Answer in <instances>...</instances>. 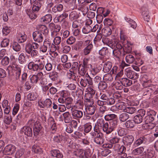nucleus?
<instances>
[{
	"label": "nucleus",
	"mask_w": 158,
	"mask_h": 158,
	"mask_svg": "<svg viewBox=\"0 0 158 158\" xmlns=\"http://www.w3.org/2000/svg\"><path fill=\"white\" fill-rule=\"evenodd\" d=\"M56 46L49 40L45 39L43 44L40 48V51L43 53H45L49 51L50 54L52 57L56 58L58 56V53L56 52Z\"/></svg>",
	"instance_id": "obj_1"
},
{
	"label": "nucleus",
	"mask_w": 158,
	"mask_h": 158,
	"mask_svg": "<svg viewBox=\"0 0 158 158\" xmlns=\"http://www.w3.org/2000/svg\"><path fill=\"white\" fill-rule=\"evenodd\" d=\"M100 98L101 99L100 103L103 105L111 106L114 104L115 102V100L114 98L105 94H103Z\"/></svg>",
	"instance_id": "obj_2"
},
{
	"label": "nucleus",
	"mask_w": 158,
	"mask_h": 158,
	"mask_svg": "<svg viewBox=\"0 0 158 158\" xmlns=\"http://www.w3.org/2000/svg\"><path fill=\"white\" fill-rule=\"evenodd\" d=\"M43 73L42 72L38 73L37 74H34L30 78L31 82L33 84H35L40 81V84L41 85H44L43 82L42 81L43 79Z\"/></svg>",
	"instance_id": "obj_3"
},
{
	"label": "nucleus",
	"mask_w": 158,
	"mask_h": 158,
	"mask_svg": "<svg viewBox=\"0 0 158 158\" xmlns=\"http://www.w3.org/2000/svg\"><path fill=\"white\" fill-rule=\"evenodd\" d=\"M44 37L37 30L34 31L32 33V37L34 41L38 43L42 42L44 41Z\"/></svg>",
	"instance_id": "obj_4"
},
{
	"label": "nucleus",
	"mask_w": 158,
	"mask_h": 158,
	"mask_svg": "<svg viewBox=\"0 0 158 158\" xmlns=\"http://www.w3.org/2000/svg\"><path fill=\"white\" fill-rule=\"evenodd\" d=\"M83 45L85 47L83 49V53L84 55H87L89 54L93 48V45L90 43L89 40H87L84 42Z\"/></svg>",
	"instance_id": "obj_5"
},
{
	"label": "nucleus",
	"mask_w": 158,
	"mask_h": 158,
	"mask_svg": "<svg viewBox=\"0 0 158 158\" xmlns=\"http://www.w3.org/2000/svg\"><path fill=\"white\" fill-rule=\"evenodd\" d=\"M74 103V107L79 109H83L84 105L82 98L77 97L76 98H75Z\"/></svg>",
	"instance_id": "obj_6"
},
{
	"label": "nucleus",
	"mask_w": 158,
	"mask_h": 158,
	"mask_svg": "<svg viewBox=\"0 0 158 158\" xmlns=\"http://www.w3.org/2000/svg\"><path fill=\"white\" fill-rule=\"evenodd\" d=\"M16 149L15 146L12 144H9L6 146L3 151V153L5 155H10L14 153Z\"/></svg>",
	"instance_id": "obj_7"
},
{
	"label": "nucleus",
	"mask_w": 158,
	"mask_h": 158,
	"mask_svg": "<svg viewBox=\"0 0 158 158\" xmlns=\"http://www.w3.org/2000/svg\"><path fill=\"white\" fill-rule=\"evenodd\" d=\"M122 140L125 145L130 147L134 141V137L131 135H128L123 137Z\"/></svg>",
	"instance_id": "obj_8"
},
{
	"label": "nucleus",
	"mask_w": 158,
	"mask_h": 158,
	"mask_svg": "<svg viewBox=\"0 0 158 158\" xmlns=\"http://www.w3.org/2000/svg\"><path fill=\"white\" fill-rule=\"evenodd\" d=\"M152 114L156 115V112L153 110H149V111H147V114L148 115L146 116L145 118L146 123H152L154 120V116L152 115Z\"/></svg>",
	"instance_id": "obj_9"
},
{
	"label": "nucleus",
	"mask_w": 158,
	"mask_h": 158,
	"mask_svg": "<svg viewBox=\"0 0 158 158\" xmlns=\"http://www.w3.org/2000/svg\"><path fill=\"white\" fill-rule=\"evenodd\" d=\"M104 141V139L102 133H97V136L94 137V142L98 145L102 144Z\"/></svg>",
	"instance_id": "obj_10"
},
{
	"label": "nucleus",
	"mask_w": 158,
	"mask_h": 158,
	"mask_svg": "<svg viewBox=\"0 0 158 158\" xmlns=\"http://www.w3.org/2000/svg\"><path fill=\"white\" fill-rule=\"evenodd\" d=\"M125 74L128 78L133 80L136 79L139 77L138 74L129 69L126 71Z\"/></svg>",
	"instance_id": "obj_11"
},
{
	"label": "nucleus",
	"mask_w": 158,
	"mask_h": 158,
	"mask_svg": "<svg viewBox=\"0 0 158 158\" xmlns=\"http://www.w3.org/2000/svg\"><path fill=\"white\" fill-rule=\"evenodd\" d=\"M41 123L38 121L36 122L33 126V134L35 136H37L42 129Z\"/></svg>",
	"instance_id": "obj_12"
},
{
	"label": "nucleus",
	"mask_w": 158,
	"mask_h": 158,
	"mask_svg": "<svg viewBox=\"0 0 158 158\" xmlns=\"http://www.w3.org/2000/svg\"><path fill=\"white\" fill-rule=\"evenodd\" d=\"M88 78L84 77V78L81 79L80 84L82 86L85 87L87 85L89 86H91L93 85V82L92 80H90Z\"/></svg>",
	"instance_id": "obj_13"
},
{
	"label": "nucleus",
	"mask_w": 158,
	"mask_h": 158,
	"mask_svg": "<svg viewBox=\"0 0 158 158\" xmlns=\"http://www.w3.org/2000/svg\"><path fill=\"white\" fill-rule=\"evenodd\" d=\"M72 114L74 118H81L83 116V112L82 110L74 109L71 111Z\"/></svg>",
	"instance_id": "obj_14"
},
{
	"label": "nucleus",
	"mask_w": 158,
	"mask_h": 158,
	"mask_svg": "<svg viewBox=\"0 0 158 158\" xmlns=\"http://www.w3.org/2000/svg\"><path fill=\"white\" fill-rule=\"evenodd\" d=\"M52 156L53 158H62L63 155L60 151L58 149H52L50 151Z\"/></svg>",
	"instance_id": "obj_15"
},
{
	"label": "nucleus",
	"mask_w": 158,
	"mask_h": 158,
	"mask_svg": "<svg viewBox=\"0 0 158 158\" xmlns=\"http://www.w3.org/2000/svg\"><path fill=\"white\" fill-rule=\"evenodd\" d=\"M49 28L52 31V35L54 32H59L61 29V27L59 25L55 24L53 23H51L49 24Z\"/></svg>",
	"instance_id": "obj_16"
},
{
	"label": "nucleus",
	"mask_w": 158,
	"mask_h": 158,
	"mask_svg": "<svg viewBox=\"0 0 158 158\" xmlns=\"http://www.w3.org/2000/svg\"><path fill=\"white\" fill-rule=\"evenodd\" d=\"M14 70L16 72H21V69L19 65L16 64H13L9 65L7 68L6 70L8 71V73L10 74V71Z\"/></svg>",
	"instance_id": "obj_17"
},
{
	"label": "nucleus",
	"mask_w": 158,
	"mask_h": 158,
	"mask_svg": "<svg viewBox=\"0 0 158 158\" xmlns=\"http://www.w3.org/2000/svg\"><path fill=\"white\" fill-rule=\"evenodd\" d=\"M22 131L24 134L27 136L31 137L32 135V131L31 128L28 126H24L22 129Z\"/></svg>",
	"instance_id": "obj_18"
},
{
	"label": "nucleus",
	"mask_w": 158,
	"mask_h": 158,
	"mask_svg": "<svg viewBox=\"0 0 158 158\" xmlns=\"http://www.w3.org/2000/svg\"><path fill=\"white\" fill-rule=\"evenodd\" d=\"M132 44L129 41L127 40V43L124 45L123 51L126 53H129L132 50Z\"/></svg>",
	"instance_id": "obj_19"
},
{
	"label": "nucleus",
	"mask_w": 158,
	"mask_h": 158,
	"mask_svg": "<svg viewBox=\"0 0 158 158\" xmlns=\"http://www.w3.org/2000/svg\"><path fill=\"white\" fill-rule=\"evenodd\" d=\"M64 122L66 123H69L72 120V117L70 113L66 112L62 114Z\"/></svg>",
	"instance_id": "obj_20"
},
{
	"label": "nucleus",
	"mask_w": 158,
	"mask_h": 158,
	"mask_svg": "<svg viewBox=\"0 0 158 158\" xmlns=\"http://www.w3.org/2000/svg\"><path fill=\"white\" fill-rule=\"evenodd\" d=\"M32 10L34 13L37 12L40 9L42 5V2H36L32 5Z\"/></svg>",
	"instance_id": "obj_21"
},
{
	"label": "nucleus",
	"mask_w": 158,
	"mask_h": 158,
	"mask_svg": "<svg viewBox=\"0 0 158 158\" xmlns=\"http://www.w3.org/2000/svg\"><path fill=\"white\" fill-rule=\"evenodd\" d=\"M68 14L66 13H63L57 17H55V19L56 21V23H61L64 21H66L65 19L68 17Z\"/></svg>",
	"instance_id": "obj_22"
},
{
	"label": "nucleus",
	"mask_w": 158,
	"mask_h": 158,
	"mask_svg": "<svg viewBox=\"0 0 158 158\" xmlns=\"http://www.w3.org/2000/svg\"><path fill=\"white\" fill-rule=\"evenodd\" d=\"M96 109V107L94 105L87 106L85 108L87 114L90 115H93Z\"/></svg>",
	"instance_id": "obj_23"
},
{
	"label": "nucleus",
	"mask_w": 158,
	"mask_h": 158,
	"mask_svg": "<svg viewBox=\"0 0 158 158\" xmlns=\"http://www.w3.org/2000/svg\"><path fill=\"white\" fill-rule=\"evenodd\" d=\"M49 124L51 125V130L52 131V133H54L57 129L56 123L55 122V121L52 117L50 118H49Z\"/></svg>",
	"instance_id": "obj_24"
},
{
	"label": "nucleus",
	"mask_w": 158,
	"mask_h": 158,
	"mask_svg": "<svg viewBox=\"0 0 158 158\" xmlns=\"http://www.w3.org/2000/svg\"><path fill=\"white\" fill-rule=\"evenodd\" d=\"M81 67L84 69L88 70L89 67H92V65L89 63V60L87 58H84L82 62Z\"/></svg>",
	"instance_id": "obj_25"
},
{
	"label": "nucleus",
	"mask_w": 158,
	"mask_h": 158,
	"mask_svg": "<svg viewBox=\"0 0 158 158\" xmlns=\"http://www.w3.org/2000/svg\"><path fill=\"white\" fill-rule=\"evenodd\" d=\"M112 67V63L110 61L106 62L104 64L103 71L105 73H107L110 70Z\"/></svg>",
	"instance_id": "obj_26"
},
{
	"label": "nucleus",
	"mask_w": 158,
	"mask_h": 158,
	"mask_svg": "<svg viewBox=\"0 0 158 158\" xmlns=\"http://www.w3.org/2000/svg\"><path fill=\"white\" fill-rule=\"evenodd\" d=\"M125 60L128 64H132L135 60L134 56L131 54H128L125 56Z\"/></svg>",
	"instance_id": "obj_27"
},
{
	"label": "nucleus",
	"mask_w": 158,
	"mask_h": 158,
	"mask_svg": "<svg viewBox=\"0 0 158 158\" xmlns=\"http://www.w3.org/2000/svg\"><path fill=\"white\" fill-rule=\"evenodd\" d=\"M44 36H46L48 33V30L47 27L45 25H41L40 29L37 30Z\"/></svg>",
	"instance_id": "obj_28"
},
{
	"label": "nucleus",
	"mask_w": 158,
	"mask_h": 158,
	"mask_svg": "<svg viewBox=\"0 0 158 158\" xmlns=\"http://www.w3.org/2000/svg\"><path fill=\"white\" fill-rule=\"evenodd\" d=\"M26 55L24 53H21L18 57V61L21 64L26 63L27 61Z\"/></svg>",
	"instance_id": "obj_29"
},
{
	"label": "nucleus",
	"mask_w": 158,
	"mask_h": 158,
	"mask_svg": "<svg viewBox=\"0 0 158 158\" xmlns=\"http://www.w3.org/2000/svg\"><path fill=\"white\" fill-rule=\"evenodd\" d=\"M32 151L35 153L40 155L43 154V153L42 149L38 146L37 144H34L32 148Z\"/></svg>",
	"instance_id": "obj_30"
},
{
	"label": "nucleus",
	"mask_w": 158,
	"mask_h": 158,
	"mask_svg": "<svg viewBox=\"0 0 158 158\" xmlns=\"http://www.w3.org/2000/svg\"><path fill=\"white\" fill-rule=\"evenodd\" d=\"M52 19V16L51 15L48 14L43 17L41 19V21L46 23L50 22Z\"/></svg>",
	"instance_id": "obj_31"
},
{
	"label": "nucleus",
	"mask_w": 158,
	"mask_h": 158,
	"mask_svg": "<svg viewBox=\"0 0 158 158\" xmlns=\"http://www.w3.org/2000/svg\"><path fill=\"white\" fill-rule=\"evenodd\" d=\"M28 68L31 71H37V64H35L33 61H31L28 64Z\"/></svg>",
	"instance_id": "obj_32"
},
{
	"label": "nucleus",
	"mask_w": 158,
	"mask_h": 158,
	"mask_svg": "<svg viewBox=\"0 0 158 158\" xmlns=\"http://www.w3.org/2000/svg\"><path fill=\"white\" fill-rule=\"evenodd\" d=\"M129 118V114L124 112L120 114L119 115V119L120 121L123 122L125 121Z\"/></svg>",
	"instance_id": "obj_33"
},
{
	"label": "nucleus",
	"mask_w": 158,
	"mask_h": 158,
	"mask_svg": "<svg viewBox=\"0 0 158 158\" xmlns=\"http://www.w3.org/2000/svg\"><path fill=\"white\" fill-rule=\"evenodd\" d=\"M120 81L122 83L123 85L126 87L130 86L132 84L131 80L126 78H123Z\"/></svg>",
	"instance_id": "obj_34"
},
{
	"label": "nucleus",
	"mask_w": 158,
	"mask_h": 158,
	"mask_svg": "<svg viewBox=\"0 0 158 158\" xmlns=\"http://www.w3.org/2000/svg\"><path fill=\"white\" fill-rule=\"evenodd\" d=\"M49 77L52 81H55L57 80L58 77V73L56 71H53L48 73Z\"/></svg>",
	"instance_id": "obj_35"
},
{
	"label": "nucleus",
	"mask_w": 158,
	"mask_h": 158,
	"mask_svg": "<svg viewBox=\"0 0 158 158\" xmlns=\"http://www.w3.org/2000/svg\"><path fill=\"white\" fill-rule=\"evenodd\" d=\"M38 96L37 94L35 92H30L27 95L28 99L31 101L35 100Z\"/></svg>",
	"instance_id": "obj_36"
},
{
	"label": "nucleus",
	"mask_w": 158,
	"mask_h": 158,
	"mask_svg": "<svg viewBox=\"0 0 158 158\" xmlns=\"http://www.w3.org/2000/svg\"><path fill=\"white\" fill-rule=\"evenodd\" d=\"M63 6L61 4H59L53 7L52 11L54 13H56L57 12H60L63 10Z\"/></svg>",
	"instance_id": "obj_37"
},
{
	"label": "nucleus",
	"mask_w": 158,
	"mask_h": 158,
	"mask_svg": "<svg viewBox=\"0 0 158 158\" xmlns=\"http://www.w3.org/2000/svg\"><path fill=\"white\" fill-rule=\"evenodd\" d=\"M125 20L129 23L131 27L134 29H135L136 28L137 25L135 21L127 17H125Z\"/></svg>",
	"instance_id": "obj_38"
},
{
	"label": "nucleus",
	"mask_w": 158,
	"mask_h": 158,
	"mask_svg": "<svg viewBox=\"0 0 158 158\" xmlns=\"http://www.w3.org/2000/svg\"><path fill=\"white\" fill-rule=\"evenodd\" d=\"M81 65L79 64L78 68V73L81 76H84L87 72L88 70L81 67Z\"/></svg>",
	"instance_id": "obj_39"
},
{
	"label": "nucleus",
	"mask_w": 158,
	"mask_h": 158,
	"mask_svg": "<svg viewBox=\"0 0 158 158\" xmlns=\"http://www.w3.org/2000/svg\"><path fill=\"white\" fill-rule=\"evenodd\" d=\"M103 131L106 134H109L113 130L110 126L109 123L107 122L105 125L104 128H103Z\"/></svg>",
	"instance_id": "obj_40"
},
{
	"label": "nucleus",
	"mask_w": 158,
	"mask_h": 158,
	"mask_svg": "<svg viewBox=\"0 0 158 158\" xmlns=\"http://www.w3.org/2000/svg\"><path fill=\"white\" fill-rule=\"evenodd\" d=\"M91 27L89 24L84 26L82 29V32L84 34H87L91 32Z\"/></svg>",
	"instance_id": "obj_41"
},
{
	"label": "nucleus",
	"mask_w": 158,
	"mask_h": 158,
	"mask_svg": "<svg viewBox=\"0 0 158 158\" xmlns=\"http://www.w3.org/2000/svg\"><path fill=\"white\" fill-rule=\"evenodd\" d=\"M144 148L143 147H140L133 150L132 153L134 155H138L141 154L144 151Z\"/></svg>",
	"instance_id": "obj_42"
},
{
	"label": "nucleus",
	"mask_w": 158,
	"mask_h": 158,
	"mask_svg": "<svg viewBox=\"0 0 158 158\" xmlns=\"http://www.w3.org/2000/svg\"><path fill=\"white\" fill-rule=\"evenodd\" d=\"M96 105L100 106L99 108V111L101 113L103 114L106 111L108 110L107 106H105L106 105H103L102 103L101 104L100 103Z\"/></svg>",
	"instance_id": "obj_43"
},
{
	"label": "nucleus",
	"mask_w": 158,
	"mask_h": 158,
	"mask_svg": "<svg viewBox=\"0 0 158 158\" xmlns=\"http://www.w3.org/2000/svg\"><path fill=\"white\" fill-rule=\"evenodd\" d=\"M145 140V138L142 137L135 141L134 143L133 146L134 147L138 146L143 143Z\"/></svg>",
	"instance_id": "obj_44"
},
{
	"label": "nucleus",
	"mask_w": 158,
	"mask_h": 158,
	"mask_svg": "<svg viewBox=\"0 0 158 158\" xmlns=\"http://www.w3.org/2000/svg\"><path fill=\"white\" fill-rule=\"evenodd\" d=\"M112 52L113 56L118 58H119L122 55V51L118 49H112L110 50Z\"/></svg>",
	"instance_id": "obj_45"
},
{
	"label": "nucleus",
	"mask_w": 158,
	"mask_h": 158,
	"mask_svg": "<svg viewBox=\"0 0 158 158\" xmlns=\"http://www.w3.org/2000/svg\"><path fill=\"white\" fill-rule=\"evenodd\" d=\"M135 123L133 120H128L125 123V127L128 128H133L135 126Z\"/></svg>",
	"instance_id": "obj_46"
},
{
	"label": "nucleus",
	"mask_w": 158,
	"mask_h": 158,
	"mask_svg": "<svg viewBox=\"0 0 158 158\" xmlns=\"http://www.w3.org/2000/svg\"><path fill=\"white\" fill-rule=\"evenodd\" d=\"M1 64L3 66H6L10 62L9 58L6 56H4L3 58L1 59Z\"/></svg>",
	"instance_id": "obj_47"
},
{
	"label": "nucleus",
	"mask_w": 158,
	"mask_h": 158,
	"mask_svg": "<svg viewBox=\"0 0 158 158\" xmlns=\"http://www.w3.org/2000/svg\"><path fill=\"white\" fill-rule=\"evenodd\" d=\"M107 87V84L105 81H100L98 84V88L101 90L106 89Z\"/></svg>",
	"instance_id": "obj_48"
},
{
	"label": "nucleus",
	"mask_w": 158,
	"mask_h": 158,
	"mask_svg": "<svg viewBox=\"0 0 158 158\" xmlns=\"http://www.w3.org/2000/svg\"><path fill=\"white\" fill-rule=\"evenodd\" d=\"M142 15L143 16L144 20L148 22L150 20V16L149 15V11L147 10L146 11H142Z\"/></svg>",
	"instance_id": "obj_49"
},
{
	"label": "nucleus",
	"mask_w": 158,
	"mask_h": 158,
	"mask_svg": "<svg viewBox=\"0 0 158 158\" xmlns=\"http://www.w3.org/2000/svg\"><path fill=\"white\" fill-rule=\"evenodd\" d=\"M26 35H23L21 34H19L18 35L17 40L18 43H22L26 41Z\"/></svg>",
	"instance_id": "obj_50"
},
{
	"label": "nucleus",
	"mask_w": 158,
	"mask_h": 158,
	"mask_svg": "<svg viewBox=\"0 0 158 158\" xmlns=\"http://www.w3.org/2000/svg\"><path fill=\"white\" fill-rule=\"evenodd\" d=\"M83 134L82 133L76 131L74 133L71 135V136L75 139H77L78 138H81L83 136Z\"/></svg>",
	"instance_id": "obj_51"
},
{
	"label": "nucleus",
	"mask_w": 158,
	"mask_h": 158,
	"mask_svg": "<svg viewBox=\"0 0 158 158\" xmlns=\"http://www.w3.org/2000/svg\"><path fill=\"white\" fill-rule=\"evenodd\" d=\"M79 17L77 13L75 11H72L69 15V19L72 21L77 19Z\"/></svg>",
	"instance_id": "obj_52"
},
{
	"label": "nucleus",
	"mask_w": 158,
	"mask_h": 158,
	"mask_svg": "<svg viewBox=\"0 0 158 158\" xmlns=\"http://www.w3.org/2000/svg\"><path fill=\"white\" fill-rule=\"evenodd\" d=\"M117 117V115L114 114H110L106 115L104 118L106 121L112 120Z\"/></svg>",
	"instance_id": "obj_53"
},
{
	"label": "nucleus",
	"mask_w": 158,
	"mask_h": 158,
	"mask_svg": "<svg viewBox=\"0 0 158 158\" xmlns=\"http://www.w3.org/2000/svg\"><path fill=\"white\" fill-rule=\"evenodd\" d=\"M11 31L10 27L7 26H5L3 27L2 28V33L4 36L7 35L10 33Z\"/></svg>",
	"instance_id": "obj_54"
},
{
	"label": "nucleus",
	"mask_w": 158,
	"mask_h": 158,
	"mask_svg": "<svg viewBox=\"0 0 158 158\" xmlns=\"http://www.w3.org/2000/svg\"><path fill=\"white\" fill-rule=\"evenodd\" d=\"M107 123V122H105L103 119H101L98 120L97 125L103 130V128H104L105 125Z\"/></svg>",
	"instance_id": "obj_55"
},
{
	"label": "nucleus",
	"mask_w": 158,
	"mask_h": 158,
	"mask_svg": "<svg viewBox=\"0 0 158 158\" xmlns=\"http://www.w3.org/2000/svg\"><path fill=\"white\" fill-rule=\"evenodd\" d=\"M123 85L120 81H116L114 84V87L116 89L121 90L123 88Z\"/></svg>",
	"instance_id": "obj_56"
},
{
	"label": "nucleus",
	"mask_w": 158,
	"mask_h": 158,
	"mask_svg": "<svg viewBox=\"0 0 158 158\" xmlns=\"http://www.w3.org/2000/svg\"><path fill=\"white\" fill-rule=\"evenodd\" d=\"M117 131L118 135L120 136H123L126 134V132L124 128L120 127H118Z\"/></svg>",
	"instance_id": "obj_57"
},
{
	"label": "nucleus",
	"mask_w": 158,
	"mask_h": 158,
	"mask_svg": "<svg viewBox=\"0 0 158 158\" xmlns=\"http://www.w3.org/2000/svg\"><path fill=\"white\" fill-rule=\"evenodd\" d=\"M117 106L118 107V109L120 110H125L126 107L125 103L123 102H120L117 104Z\"/></svg>",
	"instance_id": "obj_58"
},
{
	"label": "nucleus",
	"mask_w": 158,
	"mask_h": 158,
	"mask_svg": "<svg viewBox=\"0 0 158 158\" xmlns=\"http://www.w3.org/2000/svg\"><path fill=\"white\" fill-rule=\"evenodd\" d=\"M13 49L16 52H18L21 50V47L20 45L17 43L14 42L12 45Z\"/></svg>",
	"instance_id": "obj_59"
},
{
	"label": "nucleus",
	"mask_w": 158,
	"mask_h": 158,
	"mask_svg": "<svg viewBox=\"0 0 158 158\" xmlns=\"http://www.w3.org/2000/svg\"><path fill=\"white\" fill-rule=\"evenodd\" d=\"M84 131L85 133H88L91 130L92 127L90 123H86L84 125Z\"/></svg>",
	"instance_id": "obj_60"
},
{
	"label": "nucleus",
	"mask_w": 158,
	"mask_h": 158,
	"mask_svg": "<svg viewBox=\"0 0 158 158\" xmlns=\"http://www.w3.org/2000/svg\"><path fill=\"white\" fill-rule=\"evenodd\" d=\"M143 120V118L141 116L139 115H136L134 117V120L135 123L139 124L141 123Z\"/></svg>",
	"instance_id": "obj_61"
},
{
	"label": "nucleus",
	"mask_w": 158,
	"mask_h": 158,
	"mask_svg": "<svg viewBox=\"0 0 158 158\" xmlns=\"http://www.w3.org/2000/svg\"><path fill=\"white\" fill-rule=\"evenodd\" d=\"M120 140V138L117 136H115L112 137L109 140V142L111 143L112 144L118 143H119Z\"/></svg>",
	"instance_id": "obj_62"
},
{
	"label": "nucleus",
	"mask_w": 158,
	"mask_h": 158,
	"mask_svg": "<svg viewBox=\"0 0 158 158\" xmlns=\"http://www.w3.org/2000/svg\"><path fill=\"white\" fill-rule=\"evenodd\" d=\"M113 79L112 75L109 73L106 74L103 77V79L107 82L112 81Z\"/></svg>",
	"instance_id": "obj_63"
},
{
	"label": "nucleus",
	"mask_w": 158,
	"mask_h": 158,
	"mask_svg": "<svg viewBox=\"0 0 158 158\" xmlns=\"http://www.w3.org/2000/svg\"><path fill=\"white\" fill-rule=\"evenodd\" d=\"M108 52V49L107 48L103 47L99 51V53L100 55L104 56L106 55Z\"/></svg>",
	"instance_id": "obj_64"
}]
</instances>
